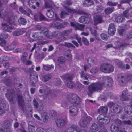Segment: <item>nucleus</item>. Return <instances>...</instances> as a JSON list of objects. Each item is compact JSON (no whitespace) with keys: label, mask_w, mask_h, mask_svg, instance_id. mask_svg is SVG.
Returning <instances> with one entry per match:
<instances>
[{"label":"nucleus","mask_w":132,"mask_h":132,"mask_svg":"<svg viewBox=\"0 0 132 132\" xmlns=\"http://www.w3.org/2000/svg\"><path fill=\"white\" fill-rule=\"evenodd\" d=\"M108 110V108L106 107L102 106L99 109V111L100 112L106 113L107 112Z\"/></svg>","instance_id":"nucleus-46"},{"label":"nucleus","mask_w":132,"mask_h":132,"mask_svg":"<svg viewBox=\"0 0 132 132\" xmlns=\"http://www.w3.org/2000/svg\"><path fill=\"white\" fill-rule=\"evenodd\" d=\"M66 10L70 13H76L79 14H84V15L80 17L79 20V22L81 23H88L91 21L92 19L91 15L84 12L82 11H77L75 9L70 8H67Z\"/></svg>","instance_id":"nucleus-2"},{"label":"nucleus","mask_w":132,"mask_h":132,"mask_svg":"<svg viewBox=\"0 0 132 132\" xmlns=\"http://www.w3.org/2000/svg\"><path fill=\"white\" fill-rule=\"evenodd\" d=\"M111 130L112 132H126L124 131H119V128L117 125L116 123L112 124L111 127Z\"/></svg>","instance_id":"nucleus-16"},{"label":"nucleus","mask_w":132,"mask_h":132,"mask_svg":"<svg viewBox=\"0 0 132 132\" xmlns=\"http://www.w3.org/2000/svg\"><path fill=\"white\" fill-rule=\"evenodd\" d=\"M15 95V92L14 90L10 89L8 90L6 96L8 100L12 103H13L18 100L19 104L21 106H22L24 103V101L22 96L20 95L17 96V98L14 97Z\"/></svg>","instance_id":"nucleus-3"},{"label":"nucleus","mask_w":132,"mask_h":132,"mask_svg":"<svg viewBox=\"0 0 132 132\" xmlns=\"http://www.w3.org/2000/svg\"><path fill=\"white\" fill-rule=\"evenodd\" d=\"M24 64L26 65H30L32 64V62L30 60H29L26 59L22 61Z\"/></svg>","instance_id":"nucleus-57"},{"label":"nucleus","mask_w":132,"mask_h":132,"mask_svg":"<svg viewBox=\"0 0 132 132\" xmlns=\"http://www.w3.org/2000/svg\"><path fill=\"white\" fill-rule=\"evenodd\" d=\"M115 61L119 67L122 68H125L124 65L118 59L116 60Z\"/></svg>","instance_id":"nucleus-42"},{"label":"nucleus","mask_w":132,"mask_h":132,"mask_svg":"<svg viewBox=\"0 0 132 132\" xmlns=\"http://www.w3.org/2000/svg\"><path fill=\"white\" fill-rule=\"evenodd\" d=\"M130 97V94L128 90L126 89L122 92L120 98L122 100L126 101L129 100Z\"/></svg>","instance_id":"nucleus-8"},{"label":"nucleus","mask_w":132,"mask_h":132,"mask_svg":"<svg viewBox=\"0 0 132 132\" xmlns=\"http://www.w3.org/2000/svg\"><path fill=\"white\" fill-rule=\"evenodd\" d=\"M113 110L116 113H118L121 112L122 111V109L121 106L116 105L113 107Z\"/></svg>","instance_id":"nucleus-27"},{"label":"nucleus","mask_w":132,"mask_h":132,"mask_svg":"<svg viewBox=\"0 0 132 132\" xmlns=\"http://www.w3.org/2000/svg\"><path fill=\"white\" fill-rule=\"evenodd\" d=\"M6 106L5 102L3 101V103H0V115H2L5 113L6 109L5 107Z\"/></svg>","instance_id":"nucleus-19"},{"label":"nucleus","mask_w":132,"mask_h":132,"mask_svg":"<svg viewBox=\"0 0 132 132\" xmlns=\"http://www.w3.org/2000/svg\"><path fill=\"white\" fill-rule=\"evenodd\" d=\"M85 25L83 24H81L79 23H78V25L75 28V30H79L82 31H83L84 30Z\"/></svg>","instance_id":"nucleus-39"},{"label":"nucleus","mask_w":132,"mask_h":132,"mask_svg":"<svg viewBox=\"0 0 132 132\" xmlns=\"http://www.w3.org/2000/svg\"><path fill=\"white\" fill-rule=\"evenodd\" d=\"M131 106L129 105H127L125 108L124 110L125 112L127 114H130L132 113V101L131 103Z\"/></svg>","instance_id":"nucleus-22"},{"label":"nucleus","mask_w":132,"mask_h":132,"mask_svg":"<svg viewBox=\"0 0 132 132\" xmlns=\"http://www.w3.org/2000/svg\"><path fill=\"white\" fill-rule=\"evenodd\" d=\"M48 29L45 27H42L40 30V32L41 34L42 33L43 34H44L45 33H47L48 31Z\"/></svg>","instance_id":"nucleus-52"},{"label":"nucleus","mask_w":132,"mask_h":132,"mask_svg":"<svg viewBox=\"0 0 132 132\" xmlns=\"http://www.w3.org/2000/svg\"><path fill=\"white\" fill-rule=\"evenodd\" d=\"M27 53L26 52H24L21 58V60L23 61L26 59V57L27 56Z\"/></svg>","instance_id":"nucleus-62"},{"label":"nucleus","mask_w":132,"mask_h":132,"mask_svg":"<svg viewBox=\"0 0 132 132\" xmlns=\"http://www.w3.org/2000/svg\"><path fill=\"white\" fill-rule=\"evenodd\" d=\"M3 125L4 130H3L0 127V132H10V124L9 121L8 120L4 121L3 123Z\"/></svg>","instance_id":"nucleus-7"},{"label":"nucleus","mask_w":132,"mask_h":132,"mask_svg":"<svg viewBox=\"0 0 132 132\" xmlns=\"http://www.w3.org/2000/svg\"><path fill=\"white\" fill-rule=\"evenodd\" d=\"M114 68L111 64H107L106 73H110L113 71Z\"/></svg>","instance_id":"nucleus-24"},{"label":"nucleus","mask_w":132,"mask_h":132,"mask_svg":"<svg viewBox=\"0 0 132 132\" xmlns=\"http://www.w3.org/2000/svg\"><path fill=\"white\" fill-rule=\"evenodd\" d=\"M29 132H35V127L33 125L30 124L28 125Z\"/></svg>","instance_id":"nucleus-48"},{"label":"nucleus","mask_w":132,"mask_h":132,"mask_svg":"<svg viewBox=\"0 0 132 132\" xmlns=\"http://www.w3.org/2000/svg\"><path fill=\"white\" fill-rule=\"evenodd\" d=\"M15 48V45L14 44H12L6 46L4 48L6 51H9L13 50Z\"/></svg>","instance_id":"nucleus-35"},{"label":"nucleus","mask_w":132,"mask_h":132,"mask_svg":"<svg viewBox=\"0 0 132 132\" xmlns=\"http://www.w3.org/2000/svg\"><path fill=\"white\" fill-rule=\"evenodd\" d=\"M69 110L70 113L72 116L76 115L78 112L77 108L74 106H70L69 108Z\"/></svg>","instance_id":"nucleus-17"},{"label":"nucleus","mask_w":132,"mask_h":132,"mask_svg":"<svg viewBox=\"0 0 132 132\" xmlns=\"http://www.w3.org/2000/svg\"><path fill=\"white\" fill-rule=\"evenodd\" d=\"M2 25V26L4 27L3 29L4 31L9 32L12 31V28L10 26L8 25L7 23H3Z\"/></svg>","instance_id":"nucleus-21"},{"label":"nucleus","mask_w":132,"mask_h":132,"mask_svg":"<svg viewBox=\"0 0 132 132\" xmlns=\"http://www.w3.org/2000/svg\"><path fill=\"white\" fill-rule=\"evenodd\" d=\"M67 8H70L67 7L65 9V11L63 10L61 12V13L60 14V17L62 19H63L65 18L66 16L68 15V12L67 11ZM70 9H71L70 8Z\"/></svg>","instance_id":"nucleus-28"},{"label":"nucleus","mask_w":132,"mask_h":132,"mask_svg":"<svg viewBox=\"0 0 132 132\" xmlns=\"http://www.w3.org/2000/svg\"><path fill=\"white\" fill-rule=\"evenodd\" d=\"M52 2L51 0H49L45 2V7L46 8H49L51 7Z\"/></svg>","instance_id":"nucleus-37"},{"label":"nucleus","mask_w":132,"mask_h":132,"mask_svg":"<svg viewBox=\"0 0 132 132\" xmlns=\"http://www.w3.org/2000/svg\"><path fill=\"white\" fill-rule=\"evenodd\" d=\"M25 32L24 30H18L13 32L12 35L14 36H19Z\"/></svg>","instance_id":"nucleus-31"},{"label":"nucleus","mask_w":132,"mask_h":132,"mask_svg":"<svg viewBox=\"0 0 132 132\" xmlns=\"http://www.w3.org/2000/svg\"><path fill=\"white\" fill-rule=\"evenodd\" d=\"M51 77L52 76L50 74H46L44 76L43 80L44 82L50 80Z\"/></svg>","instance_id":"nucleus-40"},{"label":"nucleus","mask_w":132,"mask_h":132,"mask_svg":"<svg viewBox=\"0 0 132 132\" xmlns=\"http://www.w3.org/2000/svg\"><path fill=\"white\" fill-rule=\"evenodd\" d=\"M63 77L67 82L72 81L74 77V74L72 73H67L63 75Z\"/></svg>","instance_id":"nucleus-15"},{"label":"nucleus","mask_w":132,"mask_h":132,"mask_svg":"<svg viewBox=\"0 0 132 132\" xmlns=\"http://www.w3.org/2000/svg\"><path fill=\"white\" fill-rule=\"evenodd\" d=\"M77 125H73L64 131V132H77Z\"/></svg>","instance_id":"nucleus-18"},{"label":"nucleus","mask_w":132,"mask_h":132,"mask_svg":"<svg viewBox=\"0 0 132 132\" xmlns=\"http://www.w3.org/2000/svg\"><path fill=\"white\" fill-rule=\"evenodd\" d=\"M87 62L88 64L91 66H92L94 64V60L93 58L89 57L87 60Z\"/></svg>","instance_id":"nucleus-51"},{"label":"nucleus","mask_w":132,"mask_h":132,"mask_svg":"<svg viewBox=\"0 0 132 132\" xmlns=\"http://www.w3.org/2000/svg\"><path fill=\"white\" fill-rule=\"evenodd\" d=\"M66 22L60 24L59 22H54L51 25V26L59 29H61L62 28L65 27L66 25Z\"/></svg>","instance_id":"nucleus-12"},{"label":"nucleus","mask_w":132,"mask_h":132,"mask_svg":"<svg viewBox=\"0 0 132 132\" xmlns=\"http://www.w3.org/2000/svg\"><path fill=\"white\" fill-rule=\"evenodd\" d=\"M50 89L48 87H47L44 89V93L45 95H48L50 93Z\"/></svg>","instance_id":"nucleus-54"},{"label":"nucleus","mask_w":132,"mask_h":132,"mask_svg":"<svg viewBox=\"0 0 132 132\" xmlns=\"http://www.w3.org/2000/svg\"><path fill=\"white\" fill-rule=\"evenodd\" d=\"M19 10L20 12L24 15L27 16H29L30 13L34 16V19L37 21L38 20V16L35 14H33L31 11L30 9H28L27 11H26L23 9L21 7H20L19 9Z\"/></svg>","instance_id":"nucleus-6"},{"label":"nucleus","mask_w":132,"mask_h":132,"mask_svg":"<svg viewBox=\"0 0 132 132\" xmlns=\"http://www.w3.org/2000/svg\"><path fill=\"white\" fill-rule=\"evenodd\" d=\"M118 80L119 81L122 83H123L125 81V79L123 76L122 75H120L118 76Z\"/></svg>","instance_id":"nucleus-58"},{"label":"nucleus","mask_w":132,"mask_h":132,"mask_svg":"<svg viewBox=\"0 0 132 132\" xmlns=\"http://www.w3.org/2000/svg\"><path fill=\"white\" fill-rule=\"evenodd\" d=\"M19 23L22 25H24L26 24L27 21L26 20L23 18H20L18 19Z\"/></svg>","instance_id":"nucleus-44"},{"label":"nucleus","mask_w":132,"mask_h":132,"mask_svg":"<svg viewBox=\"0 0 132 132\" xmlns=\"http://www.w3.org/2000/svg\"><path fill=\"white\" fill-rule=\"evenodd\" d=\"M107 63H104L102 64L100 67V70L101 71L104 73H106Z\"/></svg>","instance_id":"nucleus-34"},{"label":"nucleus","mask_w":132,"mask_h":132,"mask_svg":"<svg viewBox=\"0 0 132 132\" xmlns=\"http://www.w3.org/2000/svg\"><path fill=\"white\" fill-rule=\"evenodd\" d=\"M103 22L102 17L100 15H97L94 18V22L95 24L101 23Z\"/></svg>","instance_id":"nucleus-20"},{"label":"nucleus","mask_w":132,"mask_h":132,"mask_svg":"<svg viewBox=\"0 0 132 132\" xmlns=\"http://www.w3.org/2000/svg\"><path fill=\"white\" fill-rule=\"evenodd\" d=\"M47 15L48 17L52 18L54 15V13L51 10H48L47 12Z\"/></svg>","instance_id":"nucleus-47"},{"label":"nucleus","mask_w":132,"mask_h":132,"mask_svg":"<svg viewBox=\"0 0 132 132\" xmlns=\"http://www.w3.org/2000/svg\"><path fill=\"white\" fill-rule=\"evenodd\" d=\"M71 31V30H65L62 32L61 34L62 35L66 36L70 33Z\"/></svg>","instance_id":"nucleus-60"},{"label":"nucleus","mask_w":132,"mask_h":132,"mask_svg":"<svg viewBox=\"0 0 132 132\" xmlns=\"http://www.w3.org/2000/svg\"><path fill=\"white\" fill-rule=\"evenodd\" d=\"M117 122L120 124L123 125H132V122L130 120H128L127 121H121V120H117Z\"/></svg>","instance_id":"nucleus-33"},{"label":"nucleus","mask_w":132,"mask_h":132,"mask_svg":"<svg viewBox=\"0 0 132 132\" xmlns=\"http://www.w3.org/2000/svg\"><path fill=\"white\" fill-rule=\"evenodd\" d=\"M101 83L97 82L93 83L89 85L88 87L87 93L90 95L95 91H100L102 89V86L106 87L110 86L112 82V79L109 77H104L101 78Z\"/></svg>","instance_id":"nucleus-1"},{"label":"nucleus","mask_w":132,"mask_h":132,"mask_svg":"<svg viewBox=\"0 0 132 132\" xmlns=\"http://www.w3.org/2000/svg\"><path fill=\"white\" fill-rule=\"evenodd\" d=\"M90 129L92 132H96L98 130L97 126L95 123L93 124L92 125Z\"/></svg>","instance_id":"nucleus-36"},{"label":"nucleus","mask_w":132,"mask_h":132,"mask_svg":"<svg viewBox=\"0 0 132 132\" xmlns=\"http://www.w3.org/2000/svg\"><path fill=\"white\" fill-rule=\"evenodd\" d=\"M82 40L83 43L85 45L88 46L89 45V42L86 38L84 37H82Z\"/></svg>","instance_id":"nucleus-61"},{"label":"nucleus","mask_w":132,"mask_h":132,"mask_svg":"<svg viewBox=\"0 0 132 132\" xmlns=\"http://www.w3.org/2000/svg\"><path fill=\"white\" fill-rule=\"evenodd\" d=\"M125 20V18L121 16H119L116 19V21L118 23H120L124 21Z\"/></svg>","instance_id":"nucleus-45"},{"label":"nucleus","mask_w":132,"mask_h":132,"mask_svg":"<svg viewBox=\"0 0 132 132\" xmlns=\"http://www.w3.org/2000/svg\"><path fill=\"white\" fill-rule=\"evenodd\" d=\"M40 0H29L28 4L30 7L35 9L36 8V7L34 5V3H35L37 6L38 7L40 5Z\"/></svg>","instance_id":"nucleus-13"},{"label":"nucleus","mask_w":132,"mask_h":132,"mask_svg":"<svg viewBox=\"0 0 132 132\" xmlns=\"http://www.w3.org/2000/svg\"><path fill=\"white\" fill-rule=\"evenodd\" d=\"M93 4V2L90 0H85L83 2V5L84 7H88L91 5Z\"/></svg>","instance_id":"nucleus-32"},{"label":"nucleus","mask_w":132,"mask_h":132,"mask_svg":"<svg viewBox=\"0 0 132 132\" xmlns=\"http://www.w3.org/2000/svg\"><path fill=\"white\" fill-rule=\"evenodd\" d=\"M37 132H56V129L52 128H50L45 130L39 127L37 129Z\"/></svg>","instance_id":"nucleus-14"},{"label":"nucleus","mask_w":132,"mask_h":132,"mask_svg":"<svg viewBox=\"0 0 132 132\" xmlns=\"http://www.w3.org/2000/svg\"><path fill=\"white\" fill-rule=\"evenodd\" d=\"M67 99L72 104H75L78 105L80 102L79 97L77 95L75 94L69 95L67 98Z\"/></svg>","instance_id":"nucleus-4"},{"label":"nucleus","mask_w":132,"mask_h":132,"mask_svg":"<svg viewBox=\"0 0 132 132\" xmlns=\"http://www.w3.org/2000/svg\"><path fill=\"white\" fill-rule=\"evenodd\" d=\"M37 77L38 76L36 75H32L31 73L30 74V78L33 86H34V85L36 82Z\"/></svg>","instance_id":"nucleus-25"},{"label":"nucleus","mask_w":132,"mask_h":132,"mask_svg":"<svg viewBox=\"0 0 132 132\" xmlns=\"http://www.w3.org/2000/svg\"><path fill=\"white\" fill-rule=\"evenodd\" d=\"M32 37L35 39L37 40H41L43 38L40 32L35 33L33 35Z\"/></svg>","instance_id":"nucleus-29"},{"label":"nucleus","mask_w":132,"mask_h":132,"mask_svg":"<svg viewBox=\"0 0 132 132\" xmlns=\"http://www.w3.org/2000/svg\"><path fill=\"white\" fill-rule=\"evenodd\" d=\"M65 58L63 57H59L58 58V61L59 63L63 64L65 63Z\"/></svg>","instance_id":"nucleus-50"},{"label":"nucleus","mask_w":132,"mask_h":132,"mask_svg":"<svg viewBox=\"0 0 132 132\" xmlns=\"http://www.w3.org/2000/svg\"><path fill=\"white\" fill-rule=\"evenodd\" d=\"M127 80L129 82H132V74H129L127 75Z\"/></svg>","instance_id":"nucleus-64"},{"label":"nucleus","mask_w":132,"mask_h":132,"mask_svg":"<svg viewBox=\"0 0 132 132\" xmlns=\"http://www.w3.org/2000/svg\"><path fill=\"white\" fill-rule=\"evenodd\" d=\"M80 74L81 78L85 80H88V79L90 77L89 75L85 73L83 71H81Z\"/></svg>","instance_id":"nucleus-30"},{"label":"nucleus","mask_w":132,"mask_h":132,"mask_svg":"<svg viewBox=\"0 0 132 132\" xmlns=\"http://www.w3.org/2000/svg\"><path fill=\"white\" fill-rule=\"evenodd\" d=\"M87 116L86 115L84 117H82L79 122V125L81 127H85L87 126L88 123L87 120Z\"/></svg>","instance_id":"nucleus-10"},{"label":"nucleus","mask_w":132,"mask_h":132,"mask_svg":"<svg viewBox=\"0 0 132 132\" xmlns=\"http://www.w3.org/2000/svg\"><path fill=\"white\" fill-rule=\"evenodd\" d=\"M84 86V85L80 83H78L76 85V88L79 90H82Z\"/></svg>","instance_id":"nucleus-56"},{"label":"nucleus","mask_w":132,"mask_h":132,"mask_svg":"<svg viewBox=\"0 0 132 132\" xmlns=\"http://www.w3.org/2000/svg\"><path fill=\"white\" fill-rule=\"evenodd\" d=\"M66 85L67 87L69 88H73L75 86V85L72 81L67 82Z\"/></svg>","instance_id":"nucleus-38"},{"label":"nucleus","mask_w":132,"mask_h":132,"mask_svg":"<svg viewBox=\"0 0 132 132\" xmlns=\"http://www.w3.org/2000/svg\"><path fill=\"white\" fill-rule=\"evenodd\" d=\"M41 117L44 122H47L48 121V117L46 112H44L42 113L41 114Z\"/></svg>","instance_id":"nucleus-26"},{"label":"nucleus","mask_w":132,"mask_h":132,"mask_svg":"<svg viewBox=\"0 0 132 132\" xmlns=\"http://www.w3.org/2000/svg\"><path fill=\"white\" fill-rule=\"evenodd\" d=\"M58 34V32H53L52 35L51 33L48 31L47 32V33L45 34L44 35L47 38H51L53 37V36H56V35H57Z\"/></svg>","instance_id":"nucleus-23"},{"label":"nucleus","mask_w":132,"mask_h":132,"mask_svg":"<svg viewBox=\"0 0 132 132\" xmlns=\"http://www.w3.org/2000/svg\"><path fill=\"white\" fill-rule=\"evenodd\" d=\"M102 114H100L97 117V119L98 122L101 124H106L109 123L110 120L108 118H104Z\"/></svg>","instance_id":"nucleus-9"},{"label":"nucleus","mask_w":132,"mask_h":132,"mask_svg":"<svg viewBox=\"0 0 132 132\" xmlns=\"http://www.w3.org/2000/svg\"><path fill=\"white\" fill-rule=\"evenodd\" d=\"M62 45L68 47H75L71 43H67L66 42H65L64 44H62Z\"/></svg>","instance_id":"nucleus-55"},{"label":"nucleus","mask_w":132,"mask_h":132,"mask_svg":"<svg viewBox=\"0 0 132 132\" xmlns=\"http://www.w3.org/2000/svg\"><path fill=\"white\" fill-rule=\"evenodd\" d=\"M116 31L115 26L113 23L109 24L108 29V33L110 35L113 36L114 34Z\"/></svg>","instance_id":"nucleus-11"},{"label":"nucleus","mask_w":132,"mask_h":132,"mask_svg":"<svg viewBox=\"0 0 132 132\" xmlns=\"http://www.w3.org/2000/svg\"><path fill=\"white\" fill-rule=\"evenodd\" d=\"M113 9L112 8H106L104 11L106 14H109L113 11Z\"/></svg>","instance_id":"nucleus-49"},{"label":"nucleus","mask_w":132,"mask_h":132,"mask_svg":"<svg viewBox=\"0 0 132 132\" xmlns=\"http://www.w3.org/2000/svg\"><path fill=\"white\" fill-rule=\"evenodd\" d=\"M68 120L66 118L58 119L55 121L57 127L61 128L65 126L68 123Z\"/></svg>","instance_id":"nucleus-5"},{"label":"nucleus","mask_w":132,"mask_h":132,"mask_svg":"<svg viewBox=\"0 0 132 132\" xmlns=\"http://www.w3.org/2000/svg\"><path fill=\"white\" fill-rule=\"evenodd\" d=\"M101 38L102 39L104 40H106L108 39L107 35L105 33H102L101 35Z\"/></svg>","instance_id":"nucleus-59"},{"label":"nucleus","mask_w":132,"mask_h":132,"mask_svg":"<svg viewBox=\"0 0 132 132\" xmlns=\"http://www.w3.org/2000/svg\"><path fill=\"white\" fill-rule=\"evenodd\" d=\"M43 67L44 69L46 71H49L51 69H53L54 68V66L53 65L49 66L47 65H43Z\"/></svg>","instance_id":"nucleus-41"},{"label":"nucleus","mask_w":132,"mask_h":132,"mask_svg":"<svg viewBox=\"0 0 132 132\" xmlns=\"http://www.w3.org/2000/svg\"><path fill=\"white\" fill-rule=\"evenodd\" d=\"M33 102L34 107L36 108H37L39 105V103L35 99H34L33 100Z\"/></svg>","instance_id":"nucleus-63"},{"label":"nucleus","mask_w":132,"mask_h":132,"mask_svg":"<svg viewBox=\"0 0 132 132\" xmlns=\"http://www.w3.org/2000/svg\"><path fill=\"white\" fill-rule=\"evenodd\" d=\"M0 40L1 41L0 43V45L2 47L5 46L6 44V41L0 37Z\"/></svg>","instance_id":"nucleus-53"},{"label":"nucleus","mask_w":132,"mask_h":132,"mask_svg":"<svg viewBox=\"0 0 132 132\" xmlns=\"http://www.w3.org/2000/svg\"><path fill=\"white\" fill-rule=\"evenodd\" d=\"M115 61L119 67L122 68H125L124 65L118 59L116 60Z\"/></svg>","instance_id":"nucleus-43"}]
</instances>
